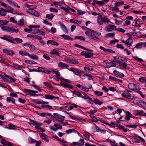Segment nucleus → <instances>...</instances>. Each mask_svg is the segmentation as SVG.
Wrapping results in <instances>:
<instances>
[{
    "label": "nucleus",
    "mask_w": 146,
    "mask_h": 146,
    "mask_svg": "<svg viewBox=\"0 0 146 146\" xmlns=\"http://www.w3.org/2000/svg\"><path fill=\"white\" fill-rule=\"evenodd\" d=\"M6 11L3 8H0V15L2 16H5L6 14Z\"/></svg>",
    "instance_id": "nucleus-28"
},
{
    "label": "nucleus",
    "mask_w": 146,
    "mask_h": 146,
    "mask_svg": "<svg viewBox=\"0 0 146 146\" xmlns=\"http://www.w3.org/2000/svg\"><path fill=\"white\" fill-rule=\"evenodd\" d=\"M36 39L39 40L41 44L43 45H45L44 42L42 40V38L41 37L37 35Z\"/></svg>",
    "instance_id": "nucleus-36"
},
{
    "label": "nucleus",
    "mask_w": 146,
    "mask_h": 146,
    "mask_svg": "<svg viewBox=\"0 0 146 146\" xmlns=\"http://www.w3.org/2000/svg\"><path fill=\"white\" fill-rule=\"evenodd\" d=\"M13 67L14 68L18 70H21L22 68V66L19 65L17 64H13Z\"/></svg>",
    "instance_id": "nucleus-29"
},
{
    "label": "nucleus",
    "mask_w": 146,
    "mask_h": 146,
    "mask_svg": "<svg viewBox=\"0 0 146 146\" xmlns=\"http://www.w3.org/2000/svg\"><path fill=\"white\" fill-rule=\"evenodd\" d=\"M67 61L70 63H72L74 64H77L78 63V61L72 58H70L67 59Z\"/></svg>",
    "instance_id": "nucleus-13"
},
{
    "label": "nucleus",
    "mask_w": 146,
    "mask_h": 146,
    "mask_svg": "<svg viewBox=\"0 0 146 146\" xmlns=\"http://www.w3.org/2000/svg\"><path fill=\"white\" fill-rule=\"evenodd\" d=\"M6 101L8 103L15 104V100L13 98L8 97L7 98Z\"/></svg>",
    "instance_id": "nucleus-20"
},
{
    "label": "nucleus",
    "mask_w": 146,
    "mask_h": 146,
    "mask_svg": "<svg viewBox=\"0 0 146 146\" xmlns=\"http://www.w3.org/2000/svg\"><path fill=\"white\" fill-rule=\"evenodd\" d=\"M25 62L28 64L30 65L33 64H37L34 61L32 60H26L25 61Z\"/></svg>",
    "instance_id": "nucleus-39"
},
{
    "label": "nucleus",
    "mask_w": 146,
    "mask_h": 146,
    "mask_svg": "<svg viewBox=\"0 0 146 146\" xmlns=\"http://www.w3.org/2000/svg\"><path fill=\"white\" fill-rule=\"evenodd\" d=\"M49 11L51 12L57 13L58 12V11L56 9L50 7L49 9Z\"/></svg>",
    "instance_id": "nucleus-51"
},
{
    "label": "nucleus",
    "mask_w": 146,
    "mask_h": 146,
    "mask_svg": "<svg viewBox=\"0 0 146 146\" xmlns=\"http://www.w3.org/2000/svg\"><path fill=\"white\" fill-rule=\"evenodd\" d=\"M58 66L60 68H62L68 67L69 66L65 63L60 62L58 63Z\"/></svg>",
    "instance_id": "nucleus-23"
},
{
    "label": "nucleus",
    "mask_w": 146,
    "mask_h": 146,
    "mask_svg": "<svg viewBox=\"0 0 146 146\" xmlns=\"http://www.w3.org/2000/svg\"><path fill=\"white\" fill-rule=\"evenodd\" d=\"M37 35H34L32 34H29L27 35V37L32 38V39H36Z\"/></svg>",
    "instance_id": "nucleus-59"
},
{
    "label": "nucleus",
    "mask_w": 146,
    "mask_h": 146,
    "mask_svg": "<svg viewBox=\"0 0 146 146\" xmlns=\"http://www.w3.org/2000/svg\"><path fill=\"white\" fill-rule=\"evenodd\" d=\"M116 27L115 25H110L106 27L105 30L108 31H111L113 30L114 28Z\"/></svg>",
    "instance_id": "nucleus-15"
},
{
    "label": "nucleus",
    "mask_w": 146,
    "mask_h": 146,
    "mask_svg": "<svg viewBox=\"0 0 146 146\" xmlns=\"http://www.w3.org/2000/svg\"><path fill=\"white\" fill-rule=\"evenodd\" d=\"M124 2L123 1H121L115 3H114V5L115 7H117L119 5L124 4Z\"/></svg>",
    "instance_id": "nucleus-58"
},
{
    "label": "nucleus",
    "mask_w": 146,
    "mask_h": 146,
    "mask_svg": "<svg viewBox=\"0 0 146 146\" xmlns=\"http://www.w3.org/2000/svg\"><path fill=\"white\" fill-rule=\"evenodd\" d=\"M66 133H67V134H70L71 133H74V134H78V132L75 129H69L68 130H67L65 131Z\"/></svg>",
    "instance_id": "nucleus-14"
},
{
    "label": "nucleus",
    "mask_w": 146,
    "mask_h": 146,
    "mask_svg": "<svg viewBox=\"0 0 146 146\" xmlns=\"http://www.w3.org/2000/svg\"><path fill=\"white\" fill-rule=\"evenodd\" d=\"M0 38L3 40H6L13 43H14V38L11 36L7 35H3L2 37H0Z\"/></svg>",
    "instance_id": "nucleus-3"
},
{
    "label": "nucleus",
    "mask_w": 146,
    "mask_h": 146,
    "mask_svg": "<svg viewBox=\"0 0 146 146\" xmlns=\"http://www.w3.org/2000/svg\"><path fill=\"white\" fill-rule=\"evenodd\" d=\"M97 21L98 24L99 25H101L103 23V17L101 15H100L98 17Z\"/></svg>",
    "instance_id": "nucleus-19"
},
{
    "label": "nucleus",
    "mask_w": 146,
    "mask_h": 146,
    "mask_svg": "<svg viewBox=\"0 0 146 146\" xmlns=\"http://www.w3.org/2000/svg\"><path fill=\"white\" fill-rule=\"evenodd\" d=\"M50 54L51 55H55L57 56L59 55V53L55 49L51 50L50 52Z\"/></svg>",
    "instance_id": "nucleus-35"
},
{
    "label": "nucleus",
    "mask_w": 146,
    "mask_h": 146,
    "mask_svg": "<svg viewBox=\"0 0 146 146\" xmlns=\"http://www.w3.org/2000/svg\"><path fill=\"white\" fill-rule=\"evenodd\" d=\"M61 29L63 31V32L65 34H68V31L65 25H60Z\"/></svg>",
    "instance_id": "nucleus-24"
},
{
    "label": "nucleus",
    "mask_w": 146,
    "mask_h": 146,
    "mask_svg": "<svg viewBox=\"0 0 146 146\" xmlns=\"http://www.w3.org/2000/svg\"><path fill=\"white\" fill-rule=\"evenodd\" d=\"M93 102L96 104L100 105L102 104L103 102L98 99H95L93 101Z\"/></svg>",
    "instance_id": "nucleus-42"
},
{
    "label": "nucleus",
    "mask_w": 146,
    "mask_h": 146,
    "mask_svg": "<svg viewBox=\"0 0 146 146\" xmlns=\"http://www.w3.org/2000/svg\"><path fill=\"white\" fill-rule=\"evenodd\" d=\"M54 96L49 94L45 95L44 98L48 100H52L54 99Z\"/></svg>",
    "instance_id": "nucleus-33"
},
{
    "label": "nucleus",
    "mask_w": 146,
    "mask_h": 146,
    "mask_svg": "<svg viewBox=\"0 0 146 146\" xmlns=\"http://www.w3.org/2000/svg\"><path fill=\"white\" fill-rule=\"evenodd\" d=\"M143 45V42H139L136 44L135 48H142Z\"/></svg>",
    "instance_id": "nucleus-53"
},
{
    "label": "nucleus",
    "mask_w": 146,
    "mask_h": 146,
    "mask_svg": "<svg viewBox=\"0 0 146 146\" xmlns=\"http://www.w3.org/2000/svg\"><path fill=\"white\" fill-rule=\"evenodd\" d=\"M31 14L34 15L36 17H38L39 16V13L36 11L32 10V11H31Z\"/></svg>",
    "instance_id": "nucleus-41"
},
{
    "label": "nucleus",
    "mask_w": 146,
    "mask_h": 146,
    "mask_svg": "<svg viewBox=\"0 0 146 146\" xmlns=\"http://www.w3.org/2000/svg\"><path fill=\"white\" fill-rule=\"evenodd\" d=\"M39 135L40 137L43 140L47 137V136L43 133H40Z\"/></svg>",
    "instance_id": "nucleus-64"
},
{
    "label": "nucleus",
    "mask_w": 146,
    "mask_h": 146,
    "mask_svg": "<svg viewBox=\"0 0 146 146\" xmlns=\"http://www.w3.org/2000/svg\"><path fill=\"white\" fill-rule=\"evenodd\" d=\"M60 36L62 37L64 39L67 40H73V39L71 38L68 35H65L64 34H63L62 35H61Z\"/></svg>",
    "instance_id": "nucleus-21"
},
{
    "label": "nucleus",
    "mask_w": 146,
    "mask_h": 146,
    "mask_svg": "<svg viewBox=\"0 0 146 146\" xmlns=\"http://www.w3.org/2000/svg\"><path fill=\"white\" fill-rule=\"evenodd\" d=\"M99 48L100 49L104 51L105 52H110L113 53H115V52L112 50L109 49H106L104 47L102 46H100Z\"/></svg>",
    "instance_id": "nucleus-17"
},
{
    "label": "nucleus",
    "mask_w": 146,
    "mask_h": 146,
    "mask_svg": "<svg viewBox=\"0 0 146 146\" xmlns=\"http://www.w3.org/2000/svg\"><path fill=\"white\" fill-rule=\"evenodd\" d=\"M42 100L41 99H34L32 100V101L34 103L36 104H42Z\"/></svg>",
    "instance_id": "nucleus-38"
},
{
    "label": "nucleus",
    "mask_w": 146,
    "mask_h": 146,
    "mask_svg": "<svg viewBox=\"0 0 146 146\" xmlns=\"http://www.w3.org/2000/svg\"><path fill=\"white\" fill-rule=\"evenodd\" d=\"M122 41L123 43H125L128 47H130L133 43V40L132 39L129 38L126 41L123 40Z\"/></svg>",
    "instance_id": "nucleus-7"
},
{
    "label": "nucleus",
    "mask_w": 146,
    "mask_h": 146,
    "mask_svg": "<svg viewBox=\"0 0 146 146\" xmlns=\"http://www.w3.org/2000/svg\"><path fill=\"white\" fill-rule=\"evenodd\" d=\"M84 141L83 139H80L78 142V146H82L84 145Z\"/></svg>",
    "instance_id": "nucleus-60"
},
{
    "label": "nucleus",
    "mask_w": 146,
    "mask_h": 146,
    "mask_svg": "<svg viewBox=\"0 0 146 146\" xmlns=\"http://www.w3.org/2000/svg\"><path fill=\"white\" fill-rule=\"evenodd\" d=\"M129 91L128 90H126L124 91L122 94V96L125 98L128 99H130L131 98V95L129 93Z\"/></svg>",
    "instance_id": "nucleus-5"
},
{
    "label": "nucleus",
    "mask_w": 146,
    "mask_h": 146,
    "mask_svg": "<svg viewBox=\"0 0 146 146\" xmlns=\"http://www.w3.org/2000/svg\"><path fill=\"white\" fill-rule=\"evenodd\" d=\"M125 126L127 127H131L132 128H136L137 126L136 125H127Z\"/></svg>",
    "instance_id": "nucleus-62"
},
{
    "label": "nucleus",
    "mask_w": 146,
    "mask_h": 146,
    "mask_svg": "<svg viewBox=\"0 0 146 146\" xmlns=\"http://www.w3.org/2000/svg\"><path fill=\"white\" fill-rule=\"evenodd\" d=\"M29 53L25 51H20L19 52V54L22 56H28Z\"/></svg>",
    "instance_id": "nucleus-32"
},
{
    "label": "nucleus",
    "mask_w": 146,
    "mask_h": 146,
    "mask_svg": "<svg viewBox=\"0 0 146 146\" xmlns=\"http://www.w3.org/2000/svg\"><path fill=\"white\" fill-rule=\"evenodd\" d=\"M70 21L71 22L75 24H79L81 23V22L80 21L76 20L71 19L70 20Z\"/></svg>",
    "instance_id": "nucleus-45"
},
{
    "label": "nucleus",
    "mask_w": 146,
    "mask_h": 146,
    "mask_svg": "<svg viewBox=\"0 0 146 146\" xmlns=\"http://www.w3.org/2000/svg\"><path fill=\"white\" fill-rule=\"evenodd\" d=\"M135 84L133 83H130L128 84V88L131 90H134Z\"/></svg>",
    "instance_id": "nucleus-37"
},
{
    "label": "nucleus",
    "mask_w": 146,
    "mask_h": 146,
    "mask_svg": "<svg viewBox=\"0 0 146 146\" xmlns=\"http://www.w3.org/2000/svg\"><path fill=\"white\" fill-rule=\"evenodd\" d=\"M72 93L75 95H77L78 96L80 97L82 94L80 92L76 90H74L72 92Z\"/></svg>",
    "instance_id": "nucleus-50"
},
{
    "label": "nucleus",
    "mask_w": 146,
    "mask_h": 146,
    "mask_svg": "<svg viewBox=\"0 0 146 146\" xmlns=\"http://www.w3.org/2000/svg\"><path fill=\"white\" fill-rule=\"evenodd\" d=\"M53 115H54V119L59 122H62L63 121L64 119L65 118L64 116L61 115L57 113H54Z\"/></svg>",
    "instance_id": "nucleus-2"
},
{
    "label": "nucleus",
    "mask_w": 146,
    "mask_h": 146,
    "mask_svg": "<svg viewBox=\"0 0 146 146\" xmlns=\"http://www.w3.org/2000/svg\"><path fill=\"white\" fill-rule=\"evenodd\" d=\"M84 70L86 72H90L92 71L93 68L91 66H86L84 68Z\"/></svg>",
    "instance_id": "nucleus-26"
},
{
    "label": "nucleus",
    "mask_w": 146,
    "mask_h": 146,
    "mask_svg": "<svg viewBox=\"0 0 146 146\" xmlns=\"http://www.w3.org/2000/svg\"><path fill=\"white\" fill-rule=\"evenodd\" d=\"M54 126L55 127L58 129H61L62 128V126L59 124L58 123H54Z\"/></svg>",
    "instance_id": "nucleus-55"
},
{
    "label": "nucleus",
    "mask_w": 146,
    "mask_h": 146,
    "mask_svg": "<svg viewBox=\"0 0 146 146\" xmlns=\"http://www.w3.org/2000/svg\"><path fill=\"white\" fill-rule=\"evenodd\" d=\"M70 70L73 72L75 74L78 75L80 76H81L82 72V71L78 69L72 68L70 69Z\"/></svg>",
    "instance_id": "nucleus-6"
},
{
    "label": "nucleus",
    "mask_w": 146,
    "mask_h": 146,
    "mask_svg": "<svg viewBox=\"0 0 146 146\" xmlns=\"http://www.w3.org/2000/svg\"><path fill=\"white\" fill-rule=\"evenodd\" d=\"M116 7L115 6V7H112L111 8V9L112 11L119 12V8Z\"/></svg>",
    "instance_id": "nucleus-61"
},
{
    "label": "nucleus",
    "mask_w": 146,
    "mask_h": 146,
    "mask_svg": "<svg viewBox=\"0 0 146 146\" xmlns=\"http://www.w3.org/2000/svg\"><path fill=\"white\" fill-rule=\"evenodd\" d=\"M117 126L119 129L123 130L124 132H126L127 131V129L123 126L120 124H118Z\"/></svg>",
    "instance_id": "nucleus-30"
},
{
    "label": "nucleus",
    "mask_w": 146,
    "mask_h": 146,
    "mask_svg": "<svg viewBox=\"0 0 146 146\" xmlns=\"http://www.w3.org/2000/svg\"><path fill=\"white\" fill-rule=\"evenodd\" d=\"M5 5V6L3 7L6 8V12L13 13V9L8 5H7L6 4Z\"/></svg>",
    "instance_id": "nucleus-22"
},
{
    "label": "nucleus",
    "mask_w": 146,
    "mask_h": 146,
    "mask_svg": "<svg viewBox=\"0 0 146 146\" xmlns=\"http://www.w3.org/2000/svg\"><path fill=\"white\" fill-rule=\"evenodd\" d=\"M133 112L137 113L136 114H135V115H139V116H146V113H145L142 110L134 111H133Z\"/></svg>",
    "instance_id": "nucleus-11"
},
{
    "label": "nucleus",
    "mask_w": 146,
    "mask_h": 146,
    "mask_svg": "<svg viewBox=\"0 0 146 146\" xmlns=\"http://www.w3.org/2000/svg\"><path fill=\"white\" fill-rule=\"evenodd\" d=\"M115 34L113 33H110L107 34L106 35V37H113L114 36Z\"/></svg>",
    "instance_id": "nucleus-52"
},
{
    "label": "nucleus",
    "mask_w": 146,
    "mask_h": 146,
    "mask_svg": "<svg viewBox=\"0 0 146 146\" xmlns=\"http://www.w3.org/2000/svg\"><path fill=\"white\" fill-rule=\"evenodd\" d=\"M9 23V21H0V26H3Z\"/></svg>",
    "instance_id": "nucleus-43"
},
{
    "label": "nucleus",
    "mask_w": 146,
    "mask_h": 146,
    "mask_svg": "<svg viewBox=\"0 0 146 146\" xmlns=\"http://www.w3.org/2000/svg\"><path fill=\"white\" fill-rule=\"evenodd\" d=\"M24 90L25 93L27 95L33 96L36 95L34 94V90L27 89H25Z\"/></svg>",
    "instance_id": "nucleus-9"
},
{
    "label": "nucleus",
    "mask_w": 146,
    "mask_h": 146,
    "mask_svg": "<svg viewBox=\"0 0 146 146\" xmlns=\"http://www.w3.org/2000/svg\"><path fill=\"white\" fill-rule=\"evenodd\" d=\"M24 24V22L23 19H20L18 21V23L17 25H23Z\"/></svg>",
    "instance_id": "nucleus-47"
},
{
    "label": "nucleus",
    "mask_w": 146,
    "mask_h": 146,
    "mask_svg": "<svg viewBox=\"0 0 146 146\" xmlns=\"http://www.w3.org/2000/svg\"><path fill=\"white\" fill-rule=\"evenodd\" d=\"M54 17V15L52 13L50 14H47L46 15V17L47 19L50 20H52L53 19Z\"/></svg>",
    "instance_id": "nucleus-40"
},
{
    "label": "nucleus",
    "mask_w": 146,
    "mask_h": 146,
    "mask_svg": "<svg viewBox=\"0 0 146 146\" xmlns=\"http://www.w3.org/2000/svg\"><path fill=\"white\" fill-rule=\"evenodd\" d=\"M116 62L115 61H110L106 63V66L108 68H110L112 67H115Z\"/></svg>",
    "instance_id": "nucleus-12"
},
{
    "label": "nucleus",
    "mask_w": 146,
    "mask_h": 146,
    "mask_svg": "<svg viewBox=\"0 0 146 146\" xmlns=\"http://www.w3.org/2000/svg\"><path fill=\"white\" fill-rule=\"evenodd\" d=\"M81 97L85 99H88L92 101V98L87 94H85L84 96H82Z\"/></svg>",
    "instance_id": "nucleus-49"
},
{
    "label": "nucleus",
    "mask_w": 146,
    "mask_h": 146,
    "mask_svg": "<svg viewBox=\"0 0 146 146\" xmlns=\"http://www.w3.org/2000/svg\"><path fill=\"white\" fill-rule=\"evenodd\" d=\"M94 94L98 96H101L103 94V93L102 92L98 91H94Z\"/></svg>",
    "instance_id": "nucleus-48"
},
{
    "label": "nucleus",
    "mask_w": 146,
    "mask_h": 146,
    "mask_svg": "<svg viewBox=\"0 0 146 146\" xmlns=\"http://www.w3.org/2000/svg\"><path fill=\"white\" fill-rule=\"evenodd\" d=\"M139 81L142 82L146 83V78L142 77L139 78Z\"/></svg>",
    "instance_id": "nucleus-57"
},
{
    "label": "nucleus",
    "mask_w": 146,
    "mask_h": 146,
    "mask_svg": "<svg viewBox=\"0 0 146 146\" xmlns=\"http://www.w3.org/2000/svg\"><path fill=\"white\" fill-rule=\"evenodd\" d=\"M29 49L31 50H32L35 52L37 51L38 49L35 45L33 44H31L30 46Z\"/></svg>",
    "instance_id": "nucleus-31"
},
{
    "label": "nucleus",
    "mask_w": 146,
    "mask_h": 146,
    "mask_svg": "<svg viewBox=\"0 0 146 146\" xmlns=\"http://www.w3.org/2000/svg\"><path fill=\"white\" fill-rule=\"evenodd\" d=\"M0 76L3 78L4 80L7 82L12 83V82H15V79L12 78L10 76H9L6 74L2 75L0 74Z\"/></svg>",
    "instance_id": "nucleus-1"
},
{
    "label": "nucleus",
    "mask_w": 146,
    "mask_h": 146,
    "mask_svg": "<svg viewBox=\"0 0 146 146\" xmlns=\"http://www.w3.org/2000/svg\"><path fill=\"white\" fill-rule=\"evenodd\" d=\"M16 127L15 125L11 123H10L8 125V127H6L5 128L9 129H15Z\"/></svg>",
    "instance_id": "nucleus-34"
},
{
    "label": "nucleus",
    "mask_w": 146,
    "mask_h": 146,
    "mask_svg": "<svg viewBox=\"0 0 146 146\" xmlns=\"http://www.w3.org/2000/svg\"><path fill=\"white\" fill-rule=\"evenodd\" d=\"M85 34L87 36L90 37L91 38L94 37V31L90 29H88L85 32Z\"/></svg>",
    "instance_id": "nucleus-8"
},
{
    "label": "nucleus",
    "mask_w": 146,
    "mask_h": 146,
    "mask_svg": "<svg viewBox=\"0 0 146 146\" xmlns=\"http://www.w3.org/2000/svg\"><path fill=\"white\" fill-rule=\"evenodd\" d=\"M57 85H60L64 88H68L69 84L66 83H60V84H57Z\"/></svg>",
    "instance_id": "nucleus-56"
},
{
    "label": "nucleus",
    "mask_w": 146,
    "mask_h": 146,
    "mask_svg": "<svg viewBox=\"0 0 146 146\" xmlns=\"http://www.w3.org/2000/svg\"><path fill=\"white\" fill-rule=\"evenodd\" d=\"M3 53L9 55L13 56L15 54L14 52L12 50H8L6 48L3 49Z\"/></svg>",
    "instance_id": "nucleus-10"
},
{
    "label": "nucleus",
    "mask_w": 146,
    "mask_h": 146,
    "mask_svg": "<svg viewBox=\"0 0 146 146\" xmlns=\"http://www.w3.org/2000/svg\"><path fill=\"white\" fill-rule=\"evenodd\" d=\"M93 53L87 52L86 54L85 58H89L92 57L93 55Z\"/></svg>",
    "instance_id": "nucleus-44"
},
{
    "label": "nucleus",
    "mask_w": 146,
    "mask_h": 146,
    "mask_svg": "<svg viewBox=\"0 0 146 146\" xmlns=\"http://www.w3.org/2000/svg\"><path fill=\"white\" fill-rule=\"evenodd\" d=\"M99 48L100 49L104 51L105 52H110L113 53H115V52L112 50L109 49H106L104 47L102 46H100Z\"/></svg>",
    "instance_id": "nucleus-16"
},
{
    "label": "nucleus",
    "mask_w": 146,
    "mask_h": 146,
    "mask_svg": "<svg viewBox=\"0 0 146 146\" xmlns=\"http://www.w3.org/2000/svg\"><path fill=\"white\" fill-rule=\"evenodd\" d=\"M64 109L67 111L72 110L74 108V106H65L64 107Z\"/></svg>",
    "instance_id": "nucleus-46"
},
{
    "label": "nucleus",
    "mask_w": 146,
    "mask_h": 146,
    "mask_svg": "<svg viewBox=\"0 0 146 146\" xmlns=\"http://www.w3.org/2000/svg\"><path fill=\"white\" fill-rule=\"evenodd\" d=\"M115 30L116 31H118L122 33H124L125 32V30L123 29L122 28H117L115 29Z\"/></svg>",
    "instance_id": "nucleus-63"
},
{
    "label": "nucleus",
    "mask_w": 146,
    "mask_h": 146,
    "mask_svg": "<svg viewBox=\"0 0 146 146\" xmlns=\"http://www.w3.org/2000/svg\"><path fill=\"white\" fill-rule=\"evenodd\" d=\"M42 124L40 123H38L37 122L36 123V124L35 125V128L37 129H39L40 128V126L42 125Z\"/></svg>",
    "instance_id": "nucleus-54"
},
{
    "label": "nucleus",
    "mask_w": 146,
    "mask_h": 146,
    "mask_svg": "<svg viewBox=\"0 0 146 146\" xmlns=\"http://www.w3.org/2000/svg\"><path fill=\"white\" fill-rule=\"evenodd\" d=\"M2 30L4 31L7 32H15L17 33L19 32V30L17 29H15L13 27L5 26L2 28Z\"/></svg>",
    "instance_id": "nucleus-4"
},
{
    "label": "nucleus",
    "mask_w": 146,
    "mask_h": 146,
    "mask_svg": "<svg viewBox=\"0 0 146 146\" xmlns=\"http://www.w3.org/2000/svg\"><path fill=\"white\" fill-rule=\"evenodd\" d=\"M99 48L100 49L104 51L105 52H110L113 53H115V52L112 50L109 49H106L104 47L102 46H100Z\"/></svg>",
    "instance_id": "nucleus-18"
},
{
    "label": "nucleus",
    "mask_w": 146,
    "mask_h": 146,
    "mask_svg": "<svg viewBox=\"0 0 146 146\" xmlns=\"http://www.w3.org/2000/svg\"><path fill=\"white\" fill-rule=\"evenodd\" d=\"M28 56L32 59L38 60V56L33 54H30L29 53Z\"/></svg>",
    "instance_id": "nucleus-25"
},
{
    "label": "nucleus",
    "mask_w": 146,
    "mask_h": 146,
    "mask_svg": "<svg viewBox=\"0 0 146 146\" xmlns=\"http://www.w3.org/2000/svg\"><path fill=\"white\" fill-rule=\"evenodd\" d=\"M47 43L48 44H51L52 45H56V46H58L59 44L57 42H56L54 41H53L52 40H48L47 41Z\"/></svg>",
    "instance_id": "nucleus-27"
}]
</instances>
